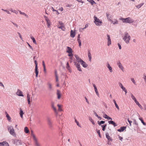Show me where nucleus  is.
I'll return each instance as SVG.
<instances>
[{
  "mask_svg": "<svg viewBox=\"0 0 146 146\" xmlns=\"http://www.w3.org/2000/svg\"><path fill=\"white\" fill-rule=\"evenodd\" d=\"M106 15L108 20L110 21H111L112 19V15L108 13H106Z\"/></svg>",
  "mask_w": 146,
  "mask_h": 146,
  "instance_id": "11",
  "label": "nucleus"
},
{
  "mask_svg": "<svg viewBox=\"0 0 146 146\" xmlns=\"http://www.w3.org/2000/svg\"><path fill=\"white\" fill-rule=\"evenodd\" d=\"M28 44L30 48L32 50H33V49L32 46L29 43H28Z\"/></svg>",
  "mask_w": 146,
  "mask_h": 146,
  "instance_id": "56",
  "label": "nucleus"
},
{
  "mask_svg": "<svg viewBox=\"0 0 146 146\" xmlns=\"http://www.w3.org/2000/svg\"><path fill=\"white\" fill-rule=\"evenodd\" d=\"M89 120L93 124V125L95 124V123L94 122L93 119H92V118L91 117H89Z\"/></svg>",
  "mask_w": 146,
  "mask_h": 146,
  "instance_id": "42",
  "label": "nucleus"
},
{
  "mask_svg": "<svg viewBox=\"0 0 146 146\" xmlns=\"http://www.w3.org/2000/svg\"><path fill=\"white\" fill-rule=\"evenodd\" d=\"M56 82H58V77L57 75V74H56Z\"/></svg>",
  "mask_w": 146,
  "mask_h": 146,
  "instance_id": "59",
  "label": "nucleus"
},
{
  "mask_svg": "<svg viewBox=\"0 0 146 146\" xmlns=\"http://www.w3.org/2000/svg\"><path fill=\"white\" fill-rule=\"evenodd\" d=\"M12 23L14 25L15 27H16L17 28L18 27V25L17 24L15 23H14L12 22Z\"/></svg>",
  "mask_w": 146,
  "mask_h": 146,
  "instance_id": "53",
  "label": "nucleus"
},
{
  "mask_svg": "<svg viewBox=\"0 0 146 146\" xmlns=\"http://www.w3.org/2000/svg\"><path fill=\"white\" fill-rule=\"evenodd\" d=\"M117 45L118 46L119 49H121V45L119 43H118Z\"/></svg>",
  "mask_w": 146,
  "mask_h": 146,
  "instance_id": "61",
  "label": "nucleus"
},
{
  "mask_svg": "<svg viewBox=\"0 0 146 146\" xmlns=\"http://www.w3.org/2000/svg\"><path fill=\"white\" fill-rule=\"evenodd\" d=\"M76 35V33L75 31H73V30H71L70 31V36L71 37L73 38H74Z\"/></svg>",
  "mask_w": 146,
  "mask_h": 146,
  "instance_id": "17",
  "label": "nucleus"
},
{
  "mask_svg": "<svg viewBox=\"0 0 146 146\" xmlns=\"http://www.w3.org/2000/svg\"><path fill=\"white\" fill-rule=\"evenodd\" d=\"M47 86L48 90L50 91H51L53 90V87L52 84L50 82H48L47 83Z\"/></svg>",
  "mask_w": 146,
  "mask_h": 146,
  "instance_id": "10",
  "label": "nucleus"
},
{
  "mask_svg": "<svg viewBox=\"0 0 146 146\" xmlns=\"http://www.w3.org/2000/svg\"><path fill=\"white\" fill-rule=\"evenodd\" d=\"M74 56L76 58V61L78 62V63H80L83 60L78 55L75 54Z\"/></svg>",
  "mask_w": 146,
  "mask_h": 146,
  "instance_id": "13",
  "label": "nucleus"
},
{
  "mask_svg": "<svg viewBox=\"0 0 146 146\" xmlns=\"http://www.w3.org/2000/svg\"><path fill=\"white\" fill-rule=\"evenodd\" d=\"M16 94L17 95L23 97L24 95L23 94L22 92L20 90L18 89L17 92L16 93Z\"/></svg>",
  "mask_w": 146,
  "mask_h": 146,
  "instance_id": "12",
  "label": "nucleus"
},
{
  "mask_svg": "<svg viewBox=\"0 0 146 146\" xmlns=\"http://www.w3.org/2000/svg\"><path fill=\"white\" fill-rule=\"evenodd\" d=\"M0 145H1V146H2L3 145H7V143H4V141L2 142H0Z\"/></svg>",
  "mask_w": 146,
  "mask_h": 146,
  "instance_id": "48",
  "label": "nucleus"
},
{
  "mask_svg": "<svg viewBox=\"0 0 146 146\" xmlns=\"http://www.w3.org/2000/svg\"><path fill=\"white\" fill-rule=\"evenodd\" d=\"M107 40H108V42H107V45L108 46H109L111 44V39L110 37V35H107Z\"/></svg>",
  "mask_w": 146,
  "mask_h": 146,
  "instance_id": "9",
  "label": "nucleus"
},
{
  "mask_svg": "<svg viewBox=\"0 0 146 146\" xmlns=\"http://www.w3.org/2000/svg\"><path fill=\"white\" fill-rule=\"evenodd\" d=\"M10 11L11 12H13L15 13L16 14H17L18 13V12L16 11L15 10H13L12 9H11Z\"/></svg>",
  "mask_w": 146,
  "mask_h": 146,
  "instance_id": "35",
  "label": "nucleus"
},
{
  "mask_svg": "<svg viewBox=\"0 0 146 146\" xmlns=\"http://www.w3.org/2000/svg\"><path fill=\"white\" fill-rule=\"evenodd\" d=\"M115 21H113L112 20L111 21H110V22H111V23H113V25L118 24V22L117 21L116 19L115 20Z\"/></svg>",
  "mask_w": 146,
  "mask_h": 146,
  "instance_id": "31",
  "label": "nucleus"
},
{
  "mask_svg": "<svg viewBox=\"0 0 146 146\" xmlns=\"http://www.w3.org/2000/svg\"><path fill=\"white\" fill-rule=\"evenodd\" d=\"M59 24L61 25H64L63 23L61 21H59Z\"/></svg>",
  "mask_w": 146,
  "mask_h": 146,
  "instance_id": "64",
  "label": "nucleus"
},
{
  "mask_svg": "<svg viewBox=\"0 0 146 146\" xmlns=\"http://www.w3.org/2000/svg\"><path fill=\"white\" fill-rule=\"evenodd\" d=\"M87 1L90 3L92 5L94 4H96V3L93 0H87Z\"/></svg>",
  "mask_w": 146,
  "mask_h": 146,
  "instance_id": "29",
  "label": "nucleus"
},
{
  "mask_svg": "<svg viewBox=\"0 0 146 146\" xmlns=\"http://www.w3.org/2000/svg\"><path fill=\"white\" fill-rule=\"evenodd\" d=\"M35 71L36 74V77H37L38 74V67H35Z\"/></svg>",
  "mask_w": 146,
  "mask_h": 146,
  "instance_id": "26",
  "label": "nucleus"
},
{
  "mask_svg": "<svg viewBox=\"0 0 146 146\" xmlns=\"http://www.w3.org/2000/svg\"><path fill=\"white\" fill-rule=\"evenodd\" d=\"M57 106L58 107V110L59 111H62V110L61 108V106L59 104L57 105Z\"/></svg>",
  "mask_w": 146,
  "mask_h": 146,
  "instance_id": "39",
  "label": "nucleus"
},
{
  "mask_svg": "<svg viewBox=\"0 0 146 146\" xmlns=\"http://www.w3.org/2000/svg\"><path fill=\"white\" fill-rule=\"evenodd\" d=\"M17 33L18 34V35H19L20 39H21V40H23V39L22 36H21V34H20V33L19 32H18Z\"/></svg>",
  "mask_w": 146,
  "mask_h": 146,
  "instance_id": "49",
  "label": "nucleus"
},
{
  "mask_svg": "<svg viewBox=\"0 0 146 146\" xmlns=\"http://www.w3.org/2000/svg\"><path fill=\"white\" fill-rule=\"evenodd\" d=\"M31 38L33 40V42L35 44H36V42L35 38L33 36H31Z\"/></svg>",
  "mask_w": 146,
  "mask_h": 146,
  "instance_id": "32",
  "label": "nucleus"
},
{
  "mask_svg": "<svg viewBox=\"0 0 146 146\" xmlns=\"http://www.w3.org/2000/svg\"><path fill=\"white\" fill-rule=\"evenodd\" d=\"M19 12L21 14L25 16L27 18L28 17H29L27 15V14H26L25 13L22 12L21 11H19Z\"/></svg>",
  "mask_w": 146,
  "mask_h": 146,
  "instance_id": "30",
  "label": "nucleus"
},
{
  "mask_svg": "<svg viewBox=\"0 0 146 146\" xmlns=\"http://www.w3.org/2000/svg\"><path fill=\"white\" fill-rule=\"evenodd\" d=\"M68 56H72L73 55V54L72 53V52L71 53H70V54H69L68 55Z\"/></svg>",
  "mask_w": 146,
  "mask_h": 146,
  "instance_id": "62",
  "label": "nucleus"
},
{
  "mask_svg": "<svg viewBox=\"0 0 146 146\" xmlns=\"http://www.w3.org/2000/svg\"><path fill=\"white\" fill-rule=\"evenodd\" d=\"M121 89L123 91H124V92H125V94L126 95L127 92V90L123 86V87H122V88Z\"/></svg>",
  "mask_w": 146,
  "mask_h": 146,
  "instance_id": "41",
  "label": "nucleus"
},
{
  "mask_svg": "<svg viewBox=\"0 0 146 146\" xmlns=\"http://www.w3.org/2000/svg\"><path fill=\"white\" fill-rule=\"evenodd\" d=\"M123 39L125 43L128 44L129 43L131 39V37L129 34L127 32H125L123 38Z\"/></svg>",
  "mask_w": 146,
  "mask_h": 146,
  "instance_id": "1",
  "label": "nucleus"
},
{
  "mask_svg": "<svg viewBox=\"0 0 146 146\" xmlns=\"http://www.w3.org/2000/svg\"><path fill=\"white\" fill-rule=\"evenodd\" d=\"M113 101L114 102V103L115 104V106L116 107L118 110H119V107L118 106L115 100H113Z\"/></svg>",
  "mask_w": 146,
  "mask_h": 146,
  "instance_id": "33",
  "label": "nucleus"
},
{
  "mask_svg": "<svg viewBox=\"0 0 146 146\" xmlns=\"http://www.w3.org/2000/svg\"><path fill=\"white\" fill-rule=\"evenodd\" d=\"M80 63L83 67L85 68H86L88 66V65L87 63L83 60Z\"/></svg>",
  "mask_w": 146,
  "mask_h": 146,
  "instance_id": "14",
  "label": "nucleus"
},
{
  "mask_svg": "<svg viewBox=\"0 0 146 146\" xmlns=\"http://www.w3.org/2000/svg\"><path fill=\"white\" fill-rule=\"evenodd\" d=\"M47 120L48 125L50 127H52V121L50 117H47Z\"/></svg>",
  "mask_w": 146,
  "mask_h": 146,
  "instance_id": "7",
  "label": "nucleus"
},
{
  "mask_svg": "<svg viewBox=\"0 0 146 146\" xmlns=\"http://www.w3.org/2000/svg\"><path fill=\"white\" fill-rule=\"evenodd\" d=\"M34 62H35V67H37L38 64H37V63L36 60H35Z\"/></svg>",
  "mask_w": 146,
  "mask_h": 146,
  "instance_id": "58",
  "label": "nucleus"
},
{
  "mask_svg": "<svg viewBox=\"0 0 146 146\" xmlns=\"http://www.w3.org/2000/svg\"><path fill=\"white\" fill-rule=\"evenodd\" d=\"M67 48L68 49V50H67L66 52L68 53L69 54H70V53H71L72 52V48L68 46L67 47Z\"/></svg>",
  "mask_w": 146,
  "mask_h": 146,
  "instance_id": "23",
  "label": "nucleus"
},
{
  "mask_svg": "<svg viewBox=\"0 0 146 146\" xmlns=\"http://www.w3.org/2000/svg\"><path fill=\"white\" fill-rule=\"evenodd\" d=\"M108 122L109 124L113 125L114 127H116L117 126V125L112 120L109 121Z\"/></svg>",
  "mask_w": 146,
  "mask_h": 146,
  "instance_id": "18",
  "label": "nucleus"
},
{
  "mask_svg": "<svg viewBox=\"0 0 146 146\" xmlns=\"http://www.w3.org/2000/svg\"><path fill=\"white\" fill-rule=\"evenodd\" d=\"M143 79L144 80L145 82V84H146V75L145 74H144L143 75Z\"/></svg>",
  "mask_w": 146,
  "mask_h": 146,
  "instance_id": "46",
  "label": "nucleus"
},
{
  "mask_svg": "<svg viewBox=\"0 0 146 146\" xmlns=\"http://www.w3.org/2000/svg\"><path fill=\"white\" fill-rule=\"evenodd\" d=\"M105 121H100V122L99 121H98V124H99V125H100L101 124H104L105 123Z\"/></svg>",
  "mask_w": 146,
  "mask_h": 146,
  "instance_id": "40",
  "label": "nucleus"
},
{
  "mask_svg": "<svg viewBox=\"0 0 146 146\" xmlns=\"http://www.w3.org/2000/svg\"><path fill=\"white\" fill-rule=\"evenodd\" d=\"M74 63L78 70L80 72L82 71V70L80 68V64L76 62H74Z\"/></svg>",
  "mask_w": 146,
  "mask_h": 146,
  "instance_id": "6",
  "label": "nucleus"
},
{
  "mask_svg": "<svg viewBox=\"0 0 146 146\" xmlns=\"http://www.w3.org/2000/svg\"><path fill=\"white\" fill-rule=\"evenodd\" d=\"M24 131L26 133H28L29 132V131L27 127H25L24 128Z\"/></svg>",
  "mask_w": 146,
  "mask_h": 146,
  "instance_id": "34",
  "label": "nucleus"
},
{
  "mask_svg": "<svg viewBox=\"0 0 146 146\" xmlns=\"http://www.w3.org/2000/svg\"><path fill=\"white\" fill-rule=\"evenodd\" d=\"M107 126V125L106 124L105 125H102L101 127L102 128V130L103 131H104L105 130V128Z\"/></svg>",
  "mask_w": 146,
  "mask_h": 146,
  "instance_id": "47",
  "label": "nucleus"
},
{
  "mask_svg": "<svg viewBox=\"0 0 146 146\" xmlns=\"http://www.w3.org/2000/svg\"><path fill=\"white\" fill-rule=\"evenodd\" d=\"M127 120L129 123L130 125L131 126V123H132V121H131L129 120V119L128 118L127 119Z\"/></svg>",
  "mask_w": 146,
  "mask_h": 146,
  "instance_id": "55",
  "label": "nucleus"
},
{
  "mask_svg": "<svg viewBox=\"0 0 146 146\" xmlns=\"http://www.w3.org/2000/svg\"><path fill=\"white\" fill-rule=\"evenodd\" d=\"M15 143L17 145H21L22 143L21 142V141L19 140L18 139H16L15 140Z\"/></svg>",
  "mask_w": 146,
  "mask_h": 146,
  "instance_id": "20",
  "label": "nucleus"
},
{
  "mask_svg": "<svg viewBox=\"0 0 146 146\" xmlns=\"http://www.w3.org/2000/svg\"><path fill=\"white\" fill-rule=\"evenodd\" d=\"M133 124L137 125H138V124L136 121V120L134 119L133 120Z\"/></svg>",
  "mask_w": 146,
  "mask_h": 146,
  "instance_id": "50",
  "label": "nucleus"
},
{
  "mask_svg": "<svg viewBox=\"0 0 146 146\" xmlns=\"http://www.w3.org/2000/svg\"><path fill=\"white\" fill-rule=\"evenodd\" d=\"M106 66L107 68L109 70L110 72L111 73L113 72V70L112 67L110 66V64L109 63H108L107 64Z\"/></svg>",
  "mask_w": 146,
  "mask_h": 146,
  "instance_id": "16",
  "label": "nucleus"
},
{
  "mask_svg": "<svg viewBox=\"0 0 146 146\" xmlns=\"http://www.w3.org/2000/svg\"><path fill=\"white\" fill-rule=\"evenodd\" d=\"M117 64L119 68H120L122 71H123L124 69V68L120 61H118L117 62Z\"/></svg>",
  "mask_w": 146,
  "mask_h": 146,
  "instance_id": "8",
  "label": "nucleus"
},
{
  "mask_svg": "<svg viewBox=\"0 0 146 146\" xmlns=\"http://www.w3.org/2000/svg\"><path fill=\"white\" fill-rule=\"evenodd\" d=\"M58 28L61 29L63 31H65V28H64V25H61L60 27H58Z\"/></svg>",
  "mask_w": 146,
  "mask_h": 146,
  "instance_id": "36",
  "label": "nucleus"
},
{
  "mask_svg": "<svg viewBox=\"0 0 146 146\" xmlns=\"http://www.w3.org/2000/svg\"><path fill=\"white\" fill-rule=\"evenodd\" d=\"M88 55L89 61H91L92 59V55L90 52H88Z\"/></svg>",
  "mask_w": 146,
  "mask_h": 146,
  "instance_id": "27",
  "label": "nucleus"
},
{
  "mask_svg": "<svg viewBox=\"0 0 146 146\" xmlns=\"http://www.w3.org/2000/svg\"><path fill=\"white\" fill-rule=\"evenodd\" d=\"M30 98V95L29 93L27 94V99Z\"/></svg>",
  "mask_w": 146,
  "mask_h": 146,
  "instance_id": "57",
  "label": "nucleus"
},
{
  "mask_svg": "<svg viewBox=\"0 0 146 146\" xmlns=\"http://www.w3.org/2000/svg\"><path fill=\"white\" fill-rule=\"evenodd\" d=\"M106 138L108 139L109 141H112V139L110 137V136L109 135L108 133L106 134Z\"/></svg>",
  "mask_w": 146,
  "mask_h": 146,
  "instance_id": "24",
  "label": "nucleus"
},
{
  "mask_svg": "<svg viewBox=\"0 0 146 146\" xmlns=\"http://www.w3.org/2000/svg\"><path fill=\"white\" fill-rule=\"evenodd\" d=\"M119 86L121 88L122 87H123V86L122 85V84L121 82H119L118 84Z\"/></svg>",
  "mask_w": 146,
  "mask_h": 146,
  "instance_id": "51",
  "label": "nucleus"
},
{
  "mask_svg": "<svg viewBox=\"0 0 146 146\" xmlns=\"http://www.w3.org/2000/svg\"><path fill=\"white\" fill-rule=\"evenodd\" d=\"M57 95L58 99H59L60 98L61 94L60 91L58 90H57Z\"/></svg>",
  "mask_w": 146,
  "mask_h": 146,
  "instance_id": "19",
  "label": "nucleus"
},
{
  "mask_svg": "<svg viewBox=\"0 0 146 146\" xmlns=\"http://www.w3.org/2000/svg\"><path fill=\"white\" fill-rule=\"evenodd\" d=\"M126 127H120V129H118L117 131L119 132H121L123 131L126 129Z\"/></svg>",
  "mask_w": 146,
  "mask_h": 146,
  "instance_id": "21",
  "label": "nucleus"
},
{
  "mask_svg": "<svg viewBox=\"0 0 146 146\" xmlns=\"http://www.w3.org/2000/svg\"><path fill=\"white\" fill-rule=\"evenodd\" d=\"M97 132L98 134L99 135V136L100 137H101V135H100V130H97Z\"/></svg>",
  "mask_w": 146,
  "mask_h": 146,
  "instance_id": "54",
  "label": "nucleus"
},
{
  "mask_svg": "<svg viewBox=\"0 0 146 146\" xmlns=\"http://www.w3.org/2000/svg\"><path fill=\"white\" fill-rule=\"evenodd\" d=\"M131 80L134 84H136V82H135V81L133 78H131Z\"/></svg>",
  "mask_w": 146,
  "mask_h": 146,
  "instance_id": "52",
  "label": "nucleus"
},
{
  "mask_svg": "<svg viewBox=\"0 0 146 146\" xmlns=\"http://www.w3.org/2000/svg\"><path fill=\"white\" fill-rule=\"evenodd\" d=\"M119 139L120 140H121V141H122L123 137H122L119 135Z\"/></svg>",
  "mask_w": 146,
  "mask_h": 146,
  "instance_id": "60",
  "label": "nucleus"
},
{
  "mask_svg": "<svg viewBox=\"0 0 146 146\" xmlns=\"http://www.w3.org/2000/svg\"><path fill=\"white\" fill-rule=\"evenodd\" d=\"M144 3H141L135 6V7L139 9L141 8L144 4Z\"/></svg>",
  "mask_w": 146,
  "mask_h": 146,
  "instance_id": "25",
  "label": "nucleus"
},
{
  "mask_svg": "<svg viewBox=\"0 0 146 146\" xmlns=\"http://www.w3.org/2000/svg\"><path fill=\"white\" fill-rule=\"evenodd\" d=\"M93 18L94 23L96 26L100 27L102 25L103 23L102 20H100L96 15L94 16Z\"/></svg>",
  "mask_w": 146,
  "mask_h": 146,
  "instance_id": "2",
  "label": "nucleus"
},
{
  "mask_svg": "<svg viewBox=\"0 0 146 146\" xmlns=\"http://www.w3.org/2000/svg\"><path fill=\"white\" fill-rule=\"evenodd\" d=\"M24 114L23 111L21 109H20V112L19 113L20 115L21 118H23V115Z\"/></svg>",
  "mask_w": 146,
  "mask_h": 146,
  "instance_id": "28",
  "label": "nucleus"
},
{
  "mask_svg": "<svg viewBox=\"0 0 146 146\" xmlns=\"http://www.w3.org/2000/svg\"><path fill=\"white\" fill-rule=\"evenodd\" d=\"M130 96L131 98L133 100H134L136 98L131 93Z\"/></svg>",
  "mask_w": 146,
  "mask_h": 146,
  "instance_id": "44",
  "label": "nucleus"
},
{
  "mask_svg": "<svg viewBox=\"0 0 146 146\" xmlns=\"http://www.w3.org/2000/svg\"><path fill=\"white\" fill-rule=\"evenodd\" d=\"M120 20H122L123 22L125 23H134V21L130 17H127L125 18H121Z\"/></svg>",
  "mask_w": 146,
  "mask_h": 146,
  "instance_id": "3",
  "label": "nucleus"
},
{
  "mask_svg": "<svg viewBox=\"0 0 146 146\" xmlns=\"http://www.w3.org/2000/svg\"><path fill=\"white\" fill-rule=\"evenodd\" d=\"M75 122L76 123L77 125L79 127H81V125L80 124H79V122L76 119H75Z\"/></svg>",
  "mask_w": 146,
  "mask_h": 146,
  "instance_id": "43",
  "label": "nucleus"
},
{
  "mask_svg": "<svg viewBox=\"0 0 146 146\" xmlns=\"http://www.w3.org/2000/svg\"><path fill=\"white\" fill-rule=\"evenodd\" d=\"M7 127L8 131L10 134L13 136L16 137L17 135L13 127L11 126H8Z\"/></svg>",
  "mask_w": 146,
  "mask_h": 146,
  "instance_id": "4",
  "label": "nucleus"
},
{
  "mask_svg": "<svg viewBox=\"0 0 146 146\" xmlns=\"http://www.w3.org/2000/svg\"><path fill=\"white\" fill-rule=\"evenodd\" d=\"M4 11L6 12L8 14H11L7 10H5V11Z\"/></svg>",
  "mask_w": 146,
  "mask_h": 146,
  "instance_id": "63",
  "label": "nucleus"
},
{
  "mask_svg": "<svg viewBox=\"0 0 146 146\" xmlns=\"http://www.w3.org/2000/svg\"><path fill=\"white\" fill-rule=\"evenodd\" d=\"M139 119L141 121V123L143 124L144 125H145L146 123L143 121V119L142 117H139Z\"/></svg>",
  "mask_w": 146,
  "mask_h": 146,
  "instance_id": "37",
  "label": "nucleus"
},
{
  "mask_svg": "<svg viewBox=\"0 0 146 146\" xmlns=\"http://www.w3.org/2000/svg\"><path fill=\"white\" fill-rule=\"evenodd\" d=\"M93 86L94 87V90L96 95L98 96V97H99V94L98 91V90L96 87V86L94 84H93Z\"/></svg>",
  "mask_w": 146,
  "mask_h": 146,
  "instance_id": "15",
  "label": "nucleus"
},
{
  "mask_svg": "<svg viewBox=\"0 0 146 146\" xmlns=\"http://www.w3.org/2000/svg\"><path fill=\"white\" fill-rule=\"evenodd\" d=\"M6 117L7 118V119L9 122L11 121V118L9 115L6 116Z\"/></svg>",
  "mask_w": 146,
  "mask_h": 146,
  "instance_id": "38",
  "label": "nucleus"
},
{
  "mask_svg": "<svg viewBox=\"0 0 146 146\" xmlns=\"http://www.w3.org/2000/svg\"><path fill=\"white\" fill-rule=\"evenodd\" d=\"M52 107L53 109V110L55 111V112L56 113V115H57L58 114V113L57 111V110L56 108L54 106V104H52Z\"/></svg>",
  "mask_w": 146,
  "mask_h": 146,
  "instance_id": "22",
  "label": "nucleus"
},
{
  "mask_svg": "<svg viewBox=\"0 0 146 146\" xmlns=\"http://www.w3.org/2000/svg\"><path fill=\"white\" fill-rule=\"evenodd\" d=\"M31 135L32 136L33 139L34 140V143L35 144V146H40V145L38 143L37 140L36 138L35 135L33 133V131H31Z\"/></svg>",
  "mask_w": 146,
  "mask_h": 146,
  "instance_id": "5",
  "label": "nucleus"
},
{
  "mask_svg": "<svg viewBox=\"0 0 146 146\" xmlns=\"http://www.w3.org/2000/svg\"><path fill=\"white\" fill-rule=\"evenodd\" d=\"M47 20V21H46L47 22V27H49L50 26V24L49 23V22L50 21V20L49 19H48V20Z\"/></svg>",
  "mask_w": 146,
  "mask_h": 146,
  "instance_id": "45",
  "label": "nucleus"
}]
</instances>
